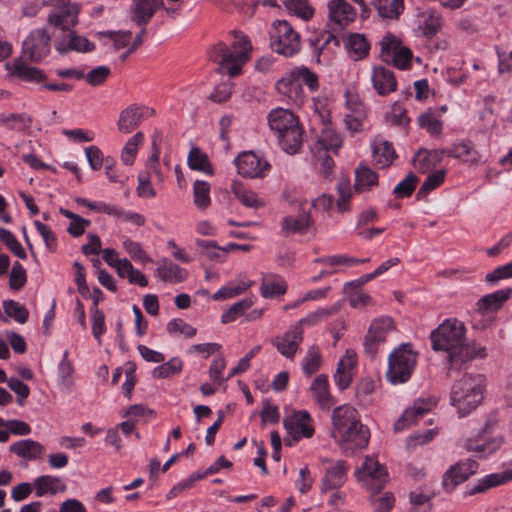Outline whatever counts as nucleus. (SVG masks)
<instances>
[{"instance_id": "1", "label": "nucleus", "mask_w": 512, "mask_h": 512, "mask_svg": "<svg viewBox=\"0 0 512 512\" xmlns=\"http://www.w3.org/2000/svg\"><path fill=\"white\" fill-rule=\"evenodd\" d=\"M331 436L346 454H354L368 446L369 429L361 422L358 411L350 405H341L332 411Z\"/></svg>"}, {"instance_id": "2", "label": "nucleus", "mask_w": 512, "mask_h": 512, "mask_svg": "<svg viewBox=\"0 0 512 512\" xmlns=\"http://www.w3.org/2000/svg\"><path fill=\"white\" fill-rule=\"evenodd\" d=\"M466 332V326L462 321L457 318H447L430 333L432 349L443 353L452 365L471 360L474 355Z\"/></svg>"}, {"instance_id": "3", "label": "nucleus", "mask_w": 512, "mask_h": 512, "mask_svg": "<svg viewBox=\"0 0 512 512\" xmlns=\"http://www.w3.org/2000/svg\"><path fill=\"white\" fill-rule=\"evenodd\" d=\"M267 121L281 149L290 155L297 153L303 141L298 117L289 109L277 107L269 112Z\"/></svg>"}, {"instance_id": "4", "label": "nucleus", "mask_w": 512, "mask_h": 512, "mask_svg": "<svg viewBox=\"0 0 512 512\" xmlns=\"http://www.w3.org/2000/svg\"><path fill=\"white\" fill-rule=\"evenodd\" d=\"M486 379L481 374H464L452 386L450 402L460 416L475 410L484 398Z\"/></svg>"}, {"instance_id": "5", "label": "nucleus", "mask_w": 512, "mask_h": 512, "mask_svg": "<svg viewBox=\"0 0 512 512\" xmlns=\"http://www.w3.org/2000/svg\"><path fill=\"white\" fill-rule=\"evenodd\" d=\"M305 84L311 92L319 88V79L316 73L304 65L295 66L277 80V92L288 102L301 106L306 98L302 85Z\"/></svg>"}, {"instance_id": "6", "label": "nucleus", "mask_w": 512, "mask_h": 512, "mask_svg": "<svg viewBox=\"0 0 512 512\" xmlns=\"http://www.w3.org/2000/svg\"><path fill=\"white\" fill-rule=\"evenodd\" d=\"M78 8L72 5H65L58 12L50 14L48 22L56 27H60L63 30H67V40L63 39L56 43V49L60 53L67 52L68 50H74L77 52H90L94 50V43L88 39L76 35L73 31H70V27L77 23Z\"/></svg>"}, {"instance_id": "7", "label": "nucleus", "mask_w": 512, "mask_h": 512, "mask_svg": "<svg viewBox=\"0 0 512 512\" xmlns=\"http://www.w3.org/2000/svg\"><path fill=\"white\" fill-rule=\"evenodd\" d=\"M418 353L409 343H403L392 350L388 357L387 380L394 384L407 382L416 368Z\"/></svg>"}, {"instance_id": "8", "label": "nucleus", "mask_w": 512, "mask_h": 512, "mask_svg": "<svg viewBox=\"0 0 512 512\" xmlns=\"http://www.w3.org/2000/svg\"><path fill=\"white\" fill-rule=\"evenodd\" d=\"M251 51L252 46L246 35L233 31L229 36V47L226 48V74L230 77L239 76L250 59Z\"/></svg>"}, {"instance_id": "9", "label": "nucleus", "mask_w": 512, "mask_h": 512, "mask_svg": "<svg viewBox=\"0 0 512 512\" xmlns=\"http://www.w3.org/2000/svg\"><path fill=\"white\" fill-rule=\"evenodd\" d=\"M271 45L276 53L292 57L301 49V38L286 20H276L272 24Z\"/></svg>"}, {"instance_id": "10", "label": "nucleus", "mask_w": 512, "mask_h": 512, "mask_svg": "<svg viewBox=\"0 0 512 512\" xmlns=\"http://www.w3.org/2000/svg\"><path fill=\"white\" fill-rule=\"evenodd\" d=\"M287 433L286 445L293 446L302 439H310L315 433V422L306 410H295L287 414L283 420Z\"/></svg>"}, {"instance_id": "11", "label": "nucleus", "mask_w": 512, "mask_h": 512, "mask_svg": "<svg viewBox=\"0 0 512 512\" xmlns=\"http://www.w3.org/2000/svg\"><path fill=\"white\" fill-rule=\"evenodd\" d=\"M356 480L370 490L381 489L388 481L386 468L375 456H366L361 465L355 469Z\"/></svg>"}, {"instance_id": "12", "label": "nucleus", "mask_w": 512, "mask_h": 512, "mask_svg": "<svg viewBox=\"0 0 512 512\" xmlns=\"http://www.w3.org/2000/svg\"><path fill=\"white\" fill-rule=\"evenodd\" d=\"M234 164L237 173L247 179L264 178L271 168L270 163L264 156L253 151L241 152L234 159Z\"/></svg>"}, {"instance_id": "13", "label": "nucleus", "mask_w": 512, "mask_h": 512, "mask_svg": "<svg viewBox=\"0 0 512 512\" xmlns=\"http://www.w3.org/2000/svg\"><path fill=\"white\" fill-rule=\"evenodd\" d=\"M381 57L385 62L393 64L398 69H407L412 60V52L402 46L398 37L386 34L381 42Z\"/></svg>"}, {"instance_id": "14", "label": "nucleus", "mask_w": 512, "mask_h": 512, "mask_svg": "<svg viewBox=\"0 0 512 512\" xmlns=\"http://www.w3.org/2000/svg\"><path fill=\"white\" fill-rule=\"evenodd\" d=\"M396 327L390 317L374 319L365 336L364 345L369 353H376L378 347L396 335Z\"/></svg>"}, {"instance_id": "15", "label": "nucleus", "mask_w": 512, "mask_h": 512, "mask_svg": "<svg viewBox=\"0 0 512 512\" xmlns=\"http://www.w3.org/2000/svg\"><path fill=\"white\" fill-rule=\"evenodd\" d=\"M51 38L45 29H35L22 44V57L31 62H39L50 52Z\"/></svg>"}, {"instance_id": "16", "label": "nucleus", "mask_w": 512, "mask_h": 512, "mask_svg": "<svg viewBox=\"0 0 512 512\" xmlns=\"http://www.w3.org/2000/svg\"><path fill=\"white\" fill-rule=\"evenodd\" d=\"M437 405V399L433 396L420 397L408 407L395 422V431L401 432L417 423L425 414Z\"/></svg>"}, {"instance_id": "17", "label": "nucleus", "mask_w": 512, "mask_h": 512, "mask_svg": "<svg viewBox=\"0 0 512 512\" xmlns=\"http://www.w3.org/2000/svg\"><path fill=\"white\" fill-rule=\"evenodd\" d=\"M478 470V463L472 459L459 461L444 473L442 486L448 493L452 492L458 485L465 482Z\"/></svg>"}, {"instance_id": "18", "label": "nucleus", "mask_w": 512, "mask_h": 512, "mask_svg": "<svg viewBox=\"0 0 512 512\" xmlns=\"http://www.w3.org/2000/svg\"><path fill=\"white\" fill-rule=\"evenodd\" d=\"M154 109L143 105L133 104L120 112L117 122L118 130L123 134L134 131L141 122L154 114Z\"/></svg>"}, {"instance_id": "19", "label": "nucleus", "mask_w": 512, "mask_h": 512, "mask_svg": "<svg viewBox=\"0 0 512 512\" xmlns=\"http://www.w3.org/2000/svg\"><path fill=\"white\" fill-rule=\"evenodd\" d=\"M357 366V354L351 349H347L345 354L340 357L333 379L340 390L350 386L355 376Z\"/></svg>"}, {"instance_id": "20", "label": "nucleus", "mask_w": 512, "mask_h": 512, "mask_svg": "<svg viewBox=\"0 0 512 512\" xmlns=\"http://www.w3.org/2000/svg\"><path fill=\"white\" fill-rule=\"evenodd\" d=\"M328 17L332 29H342L355 20L356 11L346 0H330Z\"/></svg>"}, {"instance_id": "21", "label": "nucleus", "mask_w": 512, "mask_h": 512, "mask_svg": "<svg viewBox=\"0 0 512 512\" xmlns=\"http://www.w3.org/2000/svg\"><path fill=\"white\" fill-rule=\"evenodd\" d=\"M164 7L163 0H132L129 8L131 20L138 26H146L157 10Z\"/></svg>"}, {"instance_id": "22", "label": "nucleus", "mask_w": 512, "mask_h": 512, "mask_svg": "<svg viewBox=\"0 0 512 512\" xmlns=\"http://www.w3.org/2000/svg\"><path fill=\"white\" fill-rule=\"evenodd\" d=\"M349 469L345 461L338 460L331 462L326 468L321 485V493L326 494L330 490L340 488L346 481V474Z\"/></svg>"}, {"instance_id": "23", "label": "nucleus", "mask_w": 512, "mask_h": 512, "mask_svg": "<svg viewBox=\"0 0 512 512\" xmlns=\"http://www.w3.org/2000/svg\"><path fill=\"white\" fill-rule=\"evenodd\" d=\"M371 82L380 96H386L397 89V81L394 73L383 66L373 67Z\"/></svg>"}, {"instance_id": "24", "label": "nucleus", "mask_w": 512, "mask_h": 512, "mask_svg": "<svg viewBox=\"0 0 512 512\" xmlns=\"http://www.w3.org/2000/svg\"><path fill=\"white\" fill-rule=\"evenodd\" d=\"M303 340V330L299 325H294L284 335L275 339L277 350L286 358H293L299 344Z\"/></svg>"}, {"instance_id": "25", "label": "nucleus", "mask_w": 512, "mask_h": 512, "mask_svg": "<svg viewBox=\"0 0 512 512\" xmlns=\"http://www.w3.org/2000/svg\"><path fill=\"white\" fill-rule=\"evenodd\" d=\"M511 293V289H501L481 297L477 302V313L485 316L498 311Z\"/></svg>"}, {"instance_id": "26", "label": "nucleus", "mask_w": 512, "mask_h": 512, "mask_svg": "<svg viewBox=\"0 0 512 512\" xmlns=\"http://www.w3.org/2000/svg\"><path fill=\"white\" fill-rule=\"evenodd\" d=\"M9 451L25 460H41L45 454V447L32 439H23L10 445Z\"/></svg>"}, {"instance_id": "27", "label": "nucleus", "mask_w": 512, "mask_h": 512, "mask_svg": "<svg viewBox=\"0 0 512 512\" xmlns=\"http://www.w3.org/2000/svg\"><path fill=\"white\" fill-rule=\"evenodd\" d=\"M231 193L244 206L258 209L265 206V201L243 182L235 180L231 184Z\"/></svg>"}, {"instance_id": "28", "label": "nucleus", "mask_w": 512, "mask_h": 512, "mask_svg": "<svg viewBox=\"0 0 512 512\" xmlns=\"http://www.w3.org/2000/svg\"><path fill=\"white\" fill-rule=\"evenodd\" d=\"M441 23V17L436 11L432 9H425L417 14V33L422 36L435 35L441 27Z\"/></svg>"}, {"instance_id": "29", "label": "nucleus", "mask_w": 512, "mask_h": 512, "mask_svg": "<svg viewBox=\"0 0 512 512\" xmlns=\"http://www.w3.org/2000/svg\"><path fill=\"white\" fill-rule=\"evenodd\" d=\"M502 445L501 438L472 439L465 441L464 447L479 458H487L494 454Z\"/></svg>"}, {"instance_id": "30", "label": "nucleus", "mask_w": 512, "mask_h": 512, "mask_svg": "<svg viewBox=\"0 0 512 512\" xmlns=\"http://www.w3.org/2000/svg\"><path fill=\"white\" fill-rule=\"evenodd\" d=\"M307 203H301V212L297 216H286L281 221V229L286 234L300 233L306 230L311 224V217L304 208Z\"/></svg>"}, {"instance_id": "31", "label": "nucleus", "mask_w": 512, "mask_h": 512, "mask_svg": "<svg viewBox=\"0 0 512 512\" xmlns=\"http://www.w3.org/2000/svg\"><path fill=\"white\" fill-rule=\"evenodd\" d=\"M509 481H512V468L488 474L479 479L471 489L470 494L485 492L490 488L497 487Z\"/></svg>"}, {"instance_id": "32", "label": "nucleus", "mask_w": 512, "mask_h": 512, "mask_svg": "<svg viewBox=\"0 0 512 512\" xmlns=\"http://www.w3.org/2000/svg\"><path fill=\"white\" fill-rule=\"evenodd\" d=\"M449 157L456 158L463 163L478 164L481 159L479 152L472 146L470 142L462 141L453 144V146L446 151Z\"/></svg>"}, {"instance_id": "33", "label": "nucleus", "mask_w": 512, "mask_h": 512, "mask_svg": "<svg viewBox=\"0 0 512 512\" xmlns=\"http://www.w3.org/2000/svg\"><path fill=\"white\" fill-rule=\"evenodd\" d=\"M35 493L41 497L47 493L55 495L58 492L66 491V484L61 478L51 475L39 476L34 481Z\"/></svg>"}, {"instance_id": "34", "label": "nucleus", "mask_w": 512, "mask_h": 512, "mask_svg": "<svg viewBox=\"0 0 512 512\" xmlns=\"http://www.w3.org/2000/svg\"><path fill=\"white\" fill-rule=\"evenodd\" d=\"M157 275L164 282L179 283L186 279L187 271L168 259H162L158 262Z\"/></svg>"}, {"instance_id": "35", "label": "nucleus", "mask_w": 512, "mask_h": 512, "mask_svg": "<svg viewBox=\"0 0 512 512\" xmlns=\"http://www.w3.org/2000/svg\"><path fill=\"white\" fill-rule=\"evenodd\" d=\"M310 390L313 399L324 409L332 405V397L329 392V382L325 375L317 376L311 383Z\"/></svg>"}, {"instance_id": "36", "label": "nucleus", "mask_w": 512, "mask_h": 512, "mask_svg": "<svg viewBox=\"0 0 512 512\" xmlns=\"http://www.w3.org/2000/svg\"><path fill=\"white\" fill-rule=\"evenodd\" d=\"M372 153L375 163L381 168L391 165L396 157L391 143L384 139H377L374 141L372 145Z\"/></svg>"}, {"instance_id": "37", "label": "nucleus", "mask_w": 512, "mask_h": 512, "mask_svg": "<svg viewBox=\"0 0 512 512\" xmlns=\"http://www.w3.org/2000/svg\"><path fill=\"white\" fill-rule=\"evenodd\" d=\"M187 164L191 170L201 172L206 175H213L212 164L208 155L199 147L193 146L187 156Z\"/></svg>"}, {"instance_id": "38", "label": "nucleus", "mask_w": 512, "mask_h": 512, "mask_svg": "<svg viewBox=\"0 0 512 512\" xmlns=\"http://www.w3.org/2000/svg\"><path fill=\"white\" fill-rule=\"evenodd\" d=\"M345 47L349 56L354 60L365 58L370 50V44L366 37L359 33L351 34L345 42Z\"/></svg>"}, {"instance_id": "39", "label": "nucleus", "mask_w": 512, "mask_h": 512, "mask_svg": "<svg viewBox=\"0 0 512 512\" xmlns=\"http://www.w3.org/2000/svg\"><path fill=\"white\" fill-rule=\"evenodd\" d=\"M355 190L368 191L378 184V175L367 165L361 164L355 171Z\"/></svg>"}, {"instance_id": "40", "label": "nucleus", "mask_w": 512, "mask_h": 512, "mask_svg": "<svg viewBox=\"0 0 512 512\" xmlns=\"http://www.w3.org/2000/svg\"><path fill=\"white\" fill-rule=\"evenodd\" d=\"M12 74L18 76L19 78L25 80V81H42L46 79V76L42 72V70L30 67L27 64H25L21 58L15 59L12 63L11 67Z\"/></svg>"}, {"instance_id": "41", "label": "nucleus", "mask_w": 512, "mask_h": 512, "mask_svg": "<svg viewBox=\"0 0 512 512\" xmlns=\"http://www.w3.org/2000/svg\"><path fill=\"white\" fill-rule=\"evenodd\" d=\"M382 18L395 19L403 11V0H371Z\"/></svg>"}, {"instance_id": "42", "label": "nucleus", "mask_w": 512, "mask_h": 512, "mask_svg": "<svg viewBox=\"0 0 512 512\" xmlns=\"http://www.w3.org/2000/svg\"><path fill=\"white\" fill-rule=\"evenodd\" d=\"M417 122L422 129H425L433 136H438L442 132L443 123L440 120V115H436L435 112L431 110L420 114Z\"/></svg>"}, {"instance_id": "43", "label": "nucleus", "mask_w": 512, "mask_h": 512, "mask_svg": "<svg viewBox=\"0 0 512 512\" xmlns=\"http://www.w3.org/2000/svg\"><path fill=\"white\" fill-rule=\"evenodd\" d=\"M282 4L290 14L302 20L307 21L314 15V9L307 0H282Z\"/></svg>"}, {"instance_id": "44", "label": "nucleus", "mask_w": 512, "mask_h": 512, "mask_svg": "<svg viewBox=\"0 0 512 512\" xmlns=\"http://www.w3.org/2000/svg\"><path fill=\"white\" fill-rule=\"evenodd\" d=\"M439 162L438 154L435 151L419 150L413 159L416 170L426 173L434 168Z\"/></svg>"}, {"instance_id": "45", "label": "nucleus", "mask_w": 512, "mask_h": 512, "mask_svg": "<svg viewBox=\"0 0 512 512\" xmlns=\"http://www.w3.org/2000/svg\"><path fill=\"white\" fill-rule=\"evenodd\" d=\"M317 144L326 151L337 152L342 145V138L331 127H325L318 139Z\"/></svg>"}, {"instance_id": "46", "label": "nucleus", "mask_w": 512, "mask_h": 512, "mask_svg": "<svg viewBox=\"0 0 512 512\" xmlns=\"http://www.w3.org/2000/svg\"><path fill=\"white\" fill-rule=\"evenodd\" d=\"M193 201L197 208L206 209L210 203V185L202 180H196L193 184Z\"/></svg>"}, {"instance_id": "47", "label": "nucleus", "mask_w": 512, "mask_h": 512, "mask_svg": "<svg viewBox=\"0 0 512 512\" xmlns=\"http://www.w3.org/2000/svg\"><path fill=\"white\" fill-rule=\"evenodd\" d=\"M0 123L7 125L12 130L23 131L28 129L32 123V119L29 115L21 114H8L0 116Z\"/></svg>"}, {"instance_id": "48", "label": "nucleus", "mask_w": 512, "mask_h": 512, "mask_svg": "<svg viewBox=\"0 0 512 512\" xmlns=\"http://www.w3.org/2000/svg\"><path fill=\"white\" fill-rule=\"evenodd\" d=\"M260 292L264 298L282 295L286 292L285 281L280 277L265 279L261 285Z\"/></svg>"}, {"instance_id": "49", "label": "nucleus", "mask_w": 512, "mask_h": 512, "mask_svg": "<svg viewBox=\"0 0 512 512\" xmlns=\"http://www.w3.org/2000/svg\"><path fill=\"white\" fill-rule=\"evenodd\" d=\"M256 300L255 296L244 298L226 309V322L234 321L240 316H245L247 311L253 306Z\"/></svg>"}, {"instance_id": "50", "label": "nucleus", "mask_w": 512, "mask_h": 512, "mask_svg": "<svg viewBox=\"0 0 512 512\" xmlns=\"http://www.w3.org/2000/svg\"><path fill=\"white\" fill-rule=\"evenodd\" d=\"M182 370V361L179 358H172L168 362L157 366L152 371L153 378H168Z\"/></svg>"}, {"instance_id": "51", "label": "nucleus", "mask_w": 512, "mask_h": 512, "mask_svg": "<svg viewBox=\"0 0 512 512\" xmlns=\"http://www.w3.org/2000/svg\"><path fill=\"white\" fill-rule=\"evenodd\" d=\"M144 135L142 132H137L133 137H131L127 143L125 144L122 151V161L126 165H131L133 163L134 157L137 154L138 145L143 142Z\"/></svg>"}, {"instance_id": "52", "label": "nucleus", "mask_w": 512, "mask_h": 512, "mask_svg": "<svg viewBox=\"0 0 512 512\" xmlns=\"http://www.w3.org/2000/svg\"><path fill=\"white\" fill-rule=\"evenodd\" d=\"M4 312L13 317L17 322L23 324L27 321L29 312L25 306L13 300H7L3 303Z\"/></svg>"}, {"instance_id": "53", "label": "nucleus", "mask_w": 512, "mask_h": 512, "mask_svg": "<svg viewBox=\"0 0 512 512\" xmlns=\"http://www.w3.org/2000/svg\"><path fill=\"white\" fill-rule=\"evenodd\" d=\"M445 176V170H438L436 172L429 174L425 181L423 182V184L421 185L418 191V196H425L432 190L439 187L444 182Z\"/></svg>"}, {"instance_id": "54", "label": "nucleus", "mask_w": 512, "mask_h": 512, "mask_svg": "<svg viewBox=\"0 0 512 512\" xmlns=\"http://www.w3.org/2000/svg\"><path fill=\"white\" fill-rule=\"evenodd\" d=\"M0 240L5 243L9 250L20 259H26L27 254L16 237L7 229L0 228Z\"/></svg>"}, {"instance_id": "55", "label": "nucleus", "mask_w": 512, "mask_h": 512, "mask_svg": "<svg viewBox=\"0 0 512 512\" xmlns=\"http://www.w3.org/2000/svg\"><path fill=\"white\" fill-rule=\"evenodd\" d=\"M320 364L321 356L318 349L315 347H310L302 362L303 372L310 376L320 368Z\"/></svg>"}, {"instance_id": "56", "label": "nucleus", "mask_w": 512, "mask_h": 512, "mask_svg": "<svg viewBox=\"0 0 512 512\" xmlns=\"http://www.w3.org/2000/svg\"><path fill=\"white\" fill-rule=\"evenodd\" d=\"M122 246L132 259L142 263L152 262V259L144 251L139 242L127 238L122 242Z\"/></svg>"}, {"instance_id": "57", "label": "nucleus", "mask_w": 512, "mask_h": 512, "mask_svg": "<svg viewBox=\"0 0 512 512\" xmlns=\"http://www.w3.org/2000/svg\"><path fill=\"white\" fill-rule=\"evenodd\" d=\"M196 245L201 249L202 255L206 256L211 261H218L224 251V248L217 245V243L212 240L198 239Z\"/></svg>"}, {"instance_id": "58", "label": "nucleus", "mask_w": 512, "mask_h": 512, "mask_svg": "<svg viewBox=\"0 0 512 512\" xmlns=\"http://www.w3.org/2000/svg\"><path fill=\"white\" fill-rule=\"evenodd\" d=\"M166 329L171 335L183 334L187 338H192L196 335V328L179 318L169 321Z\"/></svg>"}, {"instance_id": "59", "label": "nucleus", "mask_w": 512, "mask_h": 512, "mask_svg": "<svg viewBox=\"0 0 512 512\" xmlns=\"http://www.w3.org/2000/svg\"><path fill=\"white\" fill-rule=\"evenodd\" d=\"M336 308H319L314 312L309 313L306 317L299 320V322L296 325H299L300 328H302L303 325H316L320 321L324 320L329 315L336 312Z\"/></svg>"}, {"instance_id": "60", "label": "nucleus", "mask_w": 512, "mask_h": 512, "mask_svg": "<svg viewBox=\"0 0 512 512\" xmlns=\"http://www.w3.org/2000/svg\"><path fill=\"white\" fill-rule=\"evenodd\" d=\"M252 285L245 275H241L236 281H231L226 285V298L236 297L244 293Z\"/></svg>"}, {"instance_id": "61", "label": "nucleus", "mask_w": 512, "mask_h": 512, "mask_svg": "<svg viewBox=\"0 0 512 512\" xmlns=\"http://www.w3.org/2000/svg\"><path fill=\"white\" fill-rule=\"evenodd\" d=\"M416 182V176L410 173L394 187L393 193L400 198L410 196L415 189Z\"/></svg>"}, {"instance_id": "62", "label": "nucleus", "mask_w": 512, "mask_h": 512, "mask_svg": "<svg viewBox=\"0 0 512 512\" xmlns=\"http://www.w3.org/2000/svg\"><path fill=\"white\" fill-rule=\"evenodd\" d=\"M26 271L19 262H15L9 277V285L14 290L21 289L26 283Z\"/></svg>"}, {"instance_id": "63", "label": "nucleus", "mask_w": 512, "mask_h": 512, "mask_svg": "<svg viewBox=\"0 0 512 512\" xmlns=\"http://www.w3.org/2000/svg\"><path fill=\"white\" fill-rule=\"evenodd\" d=\"M437 435L436 429H427L424 432H419L409 436L406 440L408 448H415L418 445H424L431 442Z\"/></svg>"}, {"instance_id": "64", "label": "nucleus", "mask_w": 512, "mask_h": 512, "mask_svg": "<svg viewBox=\"0 0 512 512\" xmlns=\"http://www.w3.org/2000/svg\"><path fill=\"white\" fill-rule=\"evenodd\" d=\"M110 68L107 66H99L91 70L84 78L91 86H98L104 83V81L110 75Z\"/></svg>"}]
</instances>
